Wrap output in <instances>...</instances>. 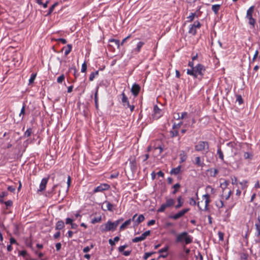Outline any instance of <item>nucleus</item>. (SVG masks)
<instances>
[{"mask_svg":"<svg viewBox=\"0 0 260 260\" xmlns=\"http://www.w3.org/2000/svg\"><path fill=\"white\" fill-rule=\"evenodd\" d=\"M205 71L204 66L201 64H198L191 70L188 69L187 74L193 76L196 78L201 79Z\"/></svg>","mask_w":260,"mask_h":260,"instance_id":"obj_1","label":"nucleus"},{"mask_svg":"<svg viewBox=\"0 0 260 260\" xmlns=\"http://www.w3.org/2000/svg\"><path fill=\"white\" fill-rule=\"evenodd\" d=\"M176 242L177 243L188 244L192 242V238L186 232L180 233L176 236Z\"/></svg>","mask_w":260,"mask_h":260,"instance_id":"obj_2","label":"nucleus"},{"mask_svg":"<svg viewBox=\"0 0 260 260\" xmlns=\"http://www.w3.org/2000/svg\"><path fill=\"white\" fill-rule=\"evenodd\" d=\"M195 150L197 151H204L207 152L209 150V143L206 141H200L195 146Z\"/></svg>","mask_w":260,"mask_h":260,"instance_id":"obj_3","label":"nucleus"},{"mask_svg":"<svg viewBox=\"0 0 260 260\" xmlns=\"http://www.w3.org/2000/svg\"><path fill=\"white\" fill-rule=\"evenodd\" d=\"M254 8L255 7L254 6H251L247 11L246 16V17L249 20V24L252 25L253 27L254 26L255 23V20L252 17Z\"/></svg>","mask_w":260,"mask_h":260,"instance_id":"obj_4","label":"nucleus"},{"mask_svg":"<svg viewBox=\"0 0 260 260\" xmlns=\"http://www.w3.org/2000/svg\"><path fill=\"white\" fill-rule=\"evenodd\" d=\"M116 229L113 222L110 221H108L104 225H103L101 227V230L102 232H105L107 231H114Z\"/></svg>","mask_w":260,"mask_h":260,"instance_id":"obj_5","label":"nucleus"},{"mask_svg":"<svg viewBox=\"0 0 260 260\" xmlns=\"http://www.w3.org/2000/svg\"><path fill=\"white\" fill-rule=\"evenodd\" d=\"M150 235V231H147L145 232L144 233L142 234V235L140 237H135L132 240L133 242L137 243L140 241H142L144 240L146 237Z\"/></svg>","mask_w":260,"mask_h":260,"instance_id":"obj_6","label":"nucleus"},{"mask_svg":"<svg viewBox=\"0 0 260 260\" xmlns=\"http://www.w3.org/2000/svg\"><path fill=\"white\" fill-rule=\"evenodd\" d=\"M137 216V214H135L133 218H132V220L134 221V226H137L141 222L143 221L145 219V217L143 215H140L136 219V217Z\"/></svg>","mask_w":260,"mask_h":260,"instance_id":"obj_7","label":"nucleus"},{"mask_svg":"<svg viewBox=\"0 0 260 260\" xmlns=\"http://www.w3.org/2000/svg\"><path fill=\"white\" fill-rule=\"evenodd\" d=\"M203 198H204L205 199V207H204V209H203V210H206L208 209V205H209V203L210 202V196L208 194H206L203 196ZM198 206L201 210H203V209H202L201 207L200 206V202L198 203Z\"/></svg>","mask_w":260,"mask_h":260,"instance_id":"obj_8","label":"nucleus"},{"mask_svg":"<svg viewBox=\"0 0 260 260\" xmlns=\"http://www.w3.org/2000/svg\"><path fill=\"white\" fill-rule=\"evenodd\" d=\"M189 211V209H184L182 211H179L178 213L175 215L171 216L170 217L173 219L176 220L183 216L186 213Z\"/></svg>","mask_w":260,"mask_h":260,"instance_id":"obj_9","label":"nucleus"},{"mask_svg":"<svg viewBox=\"0 0 260 260\" xmlns=\"http://www.w3.org/2000/svg\"><path fill=\"white\" fill-rule=\"evenodd\" d=\"M102 208L105 211L109 210L112 211L113 209V205L106 201L103 203Z\"/></svg>","mask_w":260,"mask_h":260,"instance_id":"obj_10","label":"nucleus"},{"mask_svg":"<svg viewBox=\"0 0 260 260\" xmlns=\"http://www.w3.org/2000/svg\"><path fill=\"white\" fill-rule=\"evenodd\" d=\"M109 188L110 185L107 184H101V185L98 186L94 189V192L103 191L104 190L108 189Z\"/></svg>","mask_w":260,"mask_h":260,"instance_id":"obj_11","label":"nucleus"},{"mask_svg":"<svg viewBox=\"0 0 260 260\" xmlns=\"http://www.w3.org/2000/svg\"><path fill=\"white\" fill-rule=\"evenodd\" d=\"M140 90V86L137 84H134L131 89V91L133 95L135 96H136L138 95L139 92Z\"/></svg>","mask_w":260,"mask_h":260,"instance_id":"obj_12","label":"nucleus"},{"mask_svg":"<svg viewBox=\"0 0 260 260\" xmlns=\"http://www.w3.org/2000/svg\"><path fill=\"white\" fill-rule=\"evenodd\" d=\"M131 169L132 172H135L137 170V162L135 157H131L129 159Z\"/></svg>","mask_w":260,"mask_h":260,"instance_id":"obj_13","label":"nucleus"},{"mask_svg":"<svg viewBox=\"0 0 260 260\" xmlns=\"http://www.w3.org/2000/svg\"><path fill=\"white\" fill-rule=\"evenodd\" d=\"M48 178H48H43L42 180L41 184L40 185V189H39V191H42L45 190L48 180Z\"/></svg>","mask_w":260,"mask_h":260,"instance_id":"obj_14","label":"nucleus"},{"mask_svg":"<svg viewBox=\"0 0 260 260\" xmlns=\"http://www.w3.org/2000/svg\"><path fill=\"white\" fill-rule=\"evenodd\" d=\"M122 98V103L124 107H125L126 108H127V106H130L129 101L128 100L127 98L125 95V93L124 92H122L121 94Z\"/></svg>","mask_w":260,"mask_h":260,"instance_id":"obj_15","label":"nucleus"},{"mask_svg":"<svg viewBox=\"0 0 260 260\" xmlns=\"http://www.w3.org/2000/svg\"><path fill=\"white\" fill-rule=\"evenodd\" d=\"M144 44V42H139L137 43L136 48H135L133 50V52L134 53H137L139 52L140 51V50H141L142 47L143 46Z\"/></svg>","mask_w":260,"mask_h":260,"instance_id":"obj_16","label":"nucleus"},{"mask_svg":"<svg viewBox=\"0 0 260 260\" xmlns=\"http://www.w3.org/2000/svg\"><path fill=\"white\" fill-rule=\"evenodd\" d=\"M166 202L165 204L168 208L173 206L175 203V201L173 199L166 198Z\"/></svg>","mask_w":260,"mask_h":260,"instance_id":"obj_17","label":"nucleus"},{"mask_svg":"<svg viewBox=\"0 0 260 260\" xmlns=\"http://www.w3.org/2000/svg\"><path fill=\"white\" fill-rule=\"evenodd\" d=\"M229 184V182L228 180H224L223 182L220 183V186L222 188L223 193L227 190V186Z\"/></svg>","mask_w":260,"mask_h":260,"instance_id":"obj_18","label":"nucleus"},{"mask_svg":"<svg viewBox=\"0 0 260 260\" xmlns=\"http://www.w3.org/2000/svg\"><path fill=\"white\" fill-rule=\"evenodd\" d=\"M132 219H129L128 220H127L125 221L120 227V230H124L128 225H129L132 221Z\"/></svg>","mask_w":260,"mask_h":260,"instance_id":"obj_19","label":"nucleus"},{"mask_svg":"<svg viewBox=\"0 0 260 260\" xmlns=\"http://www.w3.org/2000/svg\"><path fill=\"white\" fill-rule=\"evenodd\" d=\"M181 166H179L177 167L176 168L173 169L171 171L170 174H172H172L177 175V174H179V173L181 171Z\"/></svg>","mask_w":260,"mask_h":260,"instance_id":"obj_20","label":"nucleus"},{"mask_svg":"<svg viewBox=\"0 0 260 260\" xmlns=\"http://www.w3.org/2000/svg\"><path fill=\"white\" fill-rule=\"evenodd\" d=\"M231 194L232 191L230 189L225 191L224 193L222 191V198H224L226 200H227L230 198Z\"/></svg>","mask_w":260,"mask_h":260,"instance_id":"obj_21","label":"nucleus"},{"mask_svg":"<svg viewBox=\"0 0 260 260\" xmlns=\"http://www.w3.org/2000/svg\"><path fill=\"white\" fill-rule=\"evenodd\" d=\"M64 226V224L63 221L60 220L58 221L56 224V230H61Z\"/></svg>","mask_w":260,"mask_h":260,"instance_id":"obj_22","label":"nucleus"},{"mask_svg":"<svg viewBox=\"0 0 260 260\" xmlns=\"http://www.w3.org/2000/svg\"><path fill=\"white\" fill-rule=\"evenodd\" d=\"M220 8V5H214L212 6V10L215 14H217Z\"/></svg>","mask_w":260,"mask_h":260,"instance_id":"obj_23","label":"nucleus"},{"mask_svg":"<svg viewBox=\"0 0 260 260\" xmlns=\"http://www.w3.org/2000/svg\"><path fill=\"white\" fill-rule=\"evenodd\" d=\"M120 238L119 237L116 236L114 238V240L110 239L109 240V243L111 246H114L116 242H118Z\"/></svg>","mask_w":260,"mask_h":260,"instance_id":"obj_24","label":"nucleus"},{"mask_svg":"<svg viewBox=\"0 0 260 260\" xmlns=\"http://www.w3.org/2000/svg\"><path fill=\"white\" fill-rule=\"evenodd\" d=\"M167 208H168V207L167 206V205L166 204H163L161 205L160 207L157 210V212H162L165 210V209Z\"/></svg>","mask_w":260,"mask_h":260,"instance_id":"obj_25","label":"nucleus"},{"mask_svg":"<svg viewBox=\"0 0 260 260\" xmlns=\"http://www.w3.org/2000/svg\"><path fill=\"white\" fill-rule=\"evenodd\" d=\"M99 74V71H96L95 72H92L90 74V76H89V79L90 81H92L95 76L96 75H98Z\"/></svg>","mask_w":260,"mask_h":260,"instance_id":"obj_26","label":"nucleus"},{"mask_svg":"<svg viewBox=\"0 0 260 260\" xmlns=\"http://www.w3.org/2000/svg\"><path fill=\"white\" fill-rule=\"evenodd\" d=\"M180 187V185L179 183H176L173 185V188H174V190L172 192L173 194H175L179 189Z\"/></svg>","mask_w":260,"mask_h":260,"instance_id":"obj_27","label":"nucleus"},{"mask_svg":"<svg viewBox=\"0 0 260 260\" xmlns=\"http://www.w3.org/2000/svg\"><path fill=\"white\" fill-rule=\"evenodd\" d=\"M67 47H68V49H67L66 50L65 52H64V54H65L66 55H68L70 53V52L71 51V50H72V45L68 44L67 45Z\"/></svg>","mask_w":260,"mask_h":260,"instance_id":"obj_28","label":"nucleus"},{"mask_svg":"<svg viewBox=\"0 0 260 260\" xmlns=\"http://www.w3.org/2000/svg\"><path fill=\"white\" fill-rule=\"evenodd\" d=\"M93 248V245L92 244H91L90 246H87V247H85V248H84L83 249V251L84 253H87L90 250V249H91Z\"/></svg>","mask_w":260,"mask_h":260,"instance_id":"obj_29","label":"nucleus"},{"mask_svg":"<svg viewBox=\"0 0 260 260\" xmlns=\"http://www.w3.org/2000/svg\"><path fill=\"white\" fill-rule=\"evenodd\" d=\"M31 133H32V129L31 128H29L25 132L24 136L25 137H28L30 136Z\"/></svg>","mask_w":260,"mask_h":260,"instance_id":"obj_30","label":"nucleus"},{"mask_svg":"<svg viewBox=\"0 0 260 260\" xmlns=\"http://www.w3.org/2000/svg\"><path fill=\"white\" fill-rule=\"evenodd\" d=\"M206 191H210L211 193L213 194L215 193V190L211 186L208 185L206 188Z\"/></svg>","mask_w":260,"mask_h":260,"instance_id":"obj_31","label":"nucleus"},{"mask_svg":"<svg viewBox=\"0 0 260 260\" xmlns=\"http://www.w3.org/2000/svg\"><path fill=\"white\" fill-rule=\"evenodd\" d=\"M196 164L199 166H203V164L201 162L200 157L199 156L196 157L195 158Z\"/></svg>","mask_w":260,"mask_h":260,"instance_id":"obj_32","label":"nucleus"},{"mask_svg":"<svg viewBox=\"0 0 260 260\" xmlns=\"http://www.w3.org/2000/svg\"><path fill=\"white\" fill-rule=\"evenodd\" d=\"M181 197L180 196L177 199V201L178 202V204L176 206V207H175L176 208H179L181 207L182 206L183 203L181 202Z\"/></svg>","mask_w":260,"mask_h":260,"instance_id":"obj_33","label":"nucleus"},{"mask_svg":"<svg viewBox=\"0 0 260 260\" xmlns=\"http://www.w3.org/2000/svg\"><path fill=\"white\" fill-rule=\"evenodd\" d=\"M57 5V3H55L49 8V12H48V14H47V16L49 15H50L51 14V13L54 10V9L55 8V7Z\"/></svg>","mask_w":260,"mask_h":260,"instance_id":"obj_34","label":"nucleus"},{"mask_svg":"<svg viewBox=\"0 0 260 260\" xmlns=\"http://www.w3.org/2000/svg\"><path fill=\"white\" fill-rule=\"evenodd\" d=\"M64 75L62 74L57 78V81L58 83H61L64 80Z\"/></svg>","mask_w":260,"mask_h":260,"instance_id":"obj_35","label":"nucleus"},{"mask_svg":"<svg viewBox=\"0 0 260 260\" xmlns=\"http://www.w3.org/2000/svg\"><path fill=\"white\" fill-rule=\"evenodd\" d=\"M189 32L193 35H196L197 33L196 28L191 26V27L189 28Z\"/></svg>","mask_w":260,"mask_h":260,"instance_id":"obj_36","label":"nucleus"},{"mask_svg":"<svg viewBox=\"0 0 260 260\" xmlns=\"http://www.w3.org/2000/svg\"><path fill=\"white\" fill-rule=\"evenodd\" d=\"M217 154L219 155V157L222 160H223V154L221 151V150L219 148L217 150Z\"/></svg>","mask_w":260,"mask_h":260,"instance_id":"obj_37","label":"nucleus"},{"mask_svg":"<svg viewBox=\"0 0 260 260\" xmlns=\"http://www.w3.org/2000/svg\"><path fill=\"white\" fill-rule=\"evenodd\" d=\"M36 75L37 74H32L31 75V76L30 77V78L29 79V84H31L32 83L34 82L36 77Z\"/></svg>","mask_w":260,"mask_h":260,"instance_id":"obj_38","label":"nucleus"},{"mask_svg":"<svg viewBox=\"0 0 260 260\" xmlns=\"http://www.w3.org/2000/svg\"><path fill=\"white\" fill-rule=\"evenodd\" d=\"M168 249H169V247L168 246H166L165 247L160 249L158 251V253H164V252L167 253Z\"/></svg>","mask_w":260,"mask_h":260,"instance_id":"obj_39","label":"nucleus"},{"mask_svg":"<svg viewBox=\"0 0 260 260\" xmlns=\"http://www.w3.org/2000/svg\"><path fill=\"white\" fill-rule=\"evenodd\" d=\"M256 229L257 231V237H259L260 236V224H255Z\"/></svg>","mask_w":260,"mask_h":260,"instance_id":"obj_40","label":"nucleus"},{"mask_svg":"<svg viewBox=\"0 0 260 260\" xmlns=\"http://www.w3.org/2000/svg\"><path fill=\"white\" fill-rule=\"evenodd\" d=\"M101 220V217H95L93 219H92L91 221L92 223H95L97 222H99Z\"/></svg>","mask_w":260,"mask_h":260,"instance_id":"obj_41","label":"nucleus"},{"mask_svg":"<svg viewBox=\"0 0 260 260\" xmlns=\"http://www.w3.org/2000/svg\"><path fill=\"white\" fill-rule=\"evenodd\" d=\"M97 89H98V88H97ZM94 101H95L96 108H98V89H96V91L95 93Z\"/></svg>","mask_w":260,"mask_h":260,"instance_id":"obj_42","label":"nucleus"},{"mask_svg":"<svg viewBox=\"0 0 260 260\" xmlns=\"http://www.w3.org/2000/svg\"><path fill=\"white\" fill-rule=\"evenodd\" d=\"M154 253V252H146L145 253V255L144 256V259L146 260L149 256H150L151 255H152Z\"/></svg>","mask_w":260,"mask_h":260,"instance_id":"obj_43","label":"nucleus"},{"mask_svg":"<svg viewBox=\"0 0 260 260\" xmlns=\"http://www.w3.org/2000/svg\"><path fill=\"white\" fill-rule=\"evenodd\" d=\"M252 156V155L248 152L244 153V157L245 159H248V158L251 159Z\"/></svg>","mask_w":260,"mask_h":260,"instance_id":"obj_44","label":"nucleus"},{"mask_svg":"<svg viewBox=\"0 0 260 260\" xmlns=\"http://www.w3.org/2000/svg\"><path fill=\"white\" fill-rule=\"evenodd\" d=\"M87 70V65L86 62H84L82 65V68H81V72H85Z\"/></svg>","mask_w":260,"mask_h":260,"instance_id":"obj_45","label":"nucleus"},{"mask_svg":"<svg viewBox=\"0 0 260 260\" xmlns=\"http://www.w3.org/2000/svg\"><path fill=\"white\" fill-rule=\"evenodd\" d=\"M237 101L239 102V104H241L243 103V99L241 95H237Z\"/></svg>","mask_w":260,"mask_h":260,"instance_id":"obj_46","label":"nucleus"},{"mask_svg":"<svg viewBox=\"0 0 260 260\" xmlns=\"http://www.w3.org/2000/svg\"><path fill=\"white\" fill-rule=\"evenodd\" d=\"M172 137H174L178 135V131H174L170 132Z\"/></svg>","mask_w":260,"mask_h":260,"instance_id":"obj_47","label":"nucleus"},{"mask_svg":"<svg viewBox=\"0 0 260 260\" xmlns=\"http://www.w3.org/2000/svg\"><path fill=\"white\" fill-rule=\"evenodd\" d=\"M111 42H114L115 43V44L116 45H117V46L118 47H119V45H120V42H119V41L118 40H115V39H112L110 41Z\"/></svg>","mask_w":260,"mask_h":260,"instance_id":"obj_48","label":"nucleus"},{"mask_svg":"<svg viewBox=\"0 0 260 260\" xmlns=\"http://www.w3.org/2000/svg\"><path fill=\"white\" fill-rule=\"evenodd\" d=\"M201 26L200 23L199 21H196L194 22L193 24L192 25V26L197 28H200Z\"/></svg>","mask_w":260,"mask_h":260,"instance_id":"obj_49","label":"nucleus"},{"mask_svg":"<svg viewBox=\"0 0 260 260\" xmlns=\"http://www.w3.org/2000/svg\"><path fill=\"white\" fill-rule=\"evenodd\" d=\"M127 245H122V246H120L119 248H118V250L119 252H123L124 251V249L127 247Z\"/></svg>","mask_w":260,"mask_h":260,"instance_id":"obj_50","label":"nucleus"},{"mask_svg":"<svg viewBox=\"0 0 260 260\" xmlns=\"http://www.w3.org/2000/svg\"><path fill=\"white\" fill-rule=\"evenodd\" d=\"M123 220V219H118L117 220L115 221L114 222H113L114 224L115 225V227L117 228L118 224L120 223L121 221Z\"/></svg>","mask_w":260,"mask_h":260,"instance_id":"obj_51","label":"nucleus"},{"mask_svg":"<svg viewBox=\"0 0 260 260\" xmlns=\"http://www.w3.org/2000/svg\"><path fill=\"white\" fill-rule=\"evenodd\" d=\"M187 115H188V114L187 112H183L182 113L181 117H179V118L183 119L185 118H186L187 116Z\"/></svg>","mask_w":260,"mask_h":260,"instance_id":"obj_52","label":"nucleus"},{"mask_svg":"<svg viewBox=\"0 0 260 260\" xmlns=\"http://www.w3.org/2000/svg\"><path fill=\"white\" fill-rule=\"evenodd\" d=\"M55 247H56V249L57 251L60 250V249H61V243H56V245H55Z\"/></svg>","mask_w":260,"mask_h":260,"instance_id":"obj_53","label":"nucleus"},{"mask_svg":"<svg viewBox=\"0 0 260 260\" xmlns=\"http://www.w3.org/2000/svg\"><path fill=\"white\" fill-rule=\"evenodd\" d=\"M12 204V201L11 200L5 202V204L6 205V206H11Z\"/></svg>","mask_w":260,"mask_h":260,"instance_id":"obj_54","label":"nucleus"},{"mask_svg":"<svg viewBox=\"0 0 260 260\" xmlns=\"http://www.w3.org/2000/svg\"><path fill=\"white\" fill-rule=\"evenodd\" d=\"M57 41L61 42L62 44H65L67 43V41L64 39L59 38L56 40Z\"/></svg>","mask_w":260,"mask_h":260,"instance_id":"obj_55","label":"nucleus"},{"mask_svg":"<svg viewBox=\"0 0 260 260\" xmlns=\"http://www.w3.org/2000/svg\"><path fill=\"white\" fill-rule=\"evenodd\" d=\"M8 190L11 192H14L15 190V187L12 186H9L8 187Z\"/></svg>","mask_w":260,"mask_h":260,"instance_id":"obj_56","label":"nucleus"},{"mask_svg":"<svg viewBox=\"0 0 260 260\" xmlns=\"http://www.w3.org/2000/svg\"><path fill=\"white\" fill-rule=\"evenodd\" d=\"M189 204L191 205H195L196 204V202L194 199L191 198L190 199Z\"/></svg>","mask_w":260,"mask_h":260,"instance_id":"obj_57","label":"nucleus"},{"mask_svg":"<svg viewBox=\"0 0 260 260\" xmlns=\"http://www.w3.org/2000/svg\"><path fill=\"white\" fill-rule=\"evenodd\" d=\"M149 154H146L142 155L141 157L143 158V161H145L149 158Z\"/></svg>","mask_w":260,"mask_h":260,"instance_id":"obj_58","label":"nucleus"},{"mask_svg":"<svg viewBox=\"0 0 260 260\" xmlns=\"http://www.w3.org/2000/svg\"><path fill=\"white\" fill-rule=\"evenodd\" d=\"M194 13H191V15L189 16L187 18L190 20V21H192L194 17Z\"/></svg>","mask_w":260,"mask_h":260,"instance_id":"obj_59","label":"nucleus"},{"mask_svg":"<svg viewBox=\"0 0 260 260\" xmlns=\"http://www.w3.org/2000/svg\"><path fill=\"white\" fill-rule=\"evenodd\" d=\"M155 220H151L147 223V225L148 226H150V225H153L154 224H155Z\"/></svg>","mask_w":260,"mask_h":260,"instance_id":"obj_60","label":"nucleus"},{"mask_svg":"<svg viewBox=\"0 0 260 260\" xmlns=\"http://www.w3.org/2000/svg\"><path fill=\"white\" fill-rule=\"evenodd\" d=\"M232 184H237V177H234L233 178H232Z\"/></svg>","mask_w":260,"mask_h":260,"instance_id":"obj_61","label":"nucleus"},{"mask_svg":"<svg viewBox=\"0 0 260 260\" xmlns=\"http://www.w3.org/2000/svg\"><path fill=\"white\" fill-rule=\"evenodd\" d=\"M73 219L70 218H67L66 219V224H71L72 223Z\"/></svg>","mask_w":260,"mask_h":260,"instance_id":"obj_62","label":"nucleus"},{"mask_svg":"<svg viewBox=\"0 0 260 260\" xmlns=\"http://www.w3.org/2000/svg\"><path fill=\"white\" fill-rule=\"evenodd\" d=\"M131 253V250L130 251H124L123 252V254L125 256H128V255H129Z\"/></svg>","mask_w":260,"mask_h":260,"instance_id":"obj_63","label":"nucleus"},{"mask_svg":"<svg viewBox=\"0 0 260 260\" xmlns=\"http://www.w3.org/2000/svg\"><path fill=\"white\" fill-rule=\"evenodd\" d=\"M60 233L59 232H57L54 235V238L55 239H57V238H59L60 237Z\"/></svg>","mask_w":260,"mask_h":260,"instance_id":"obj_64","label":"nucleus"}]
</instances>
